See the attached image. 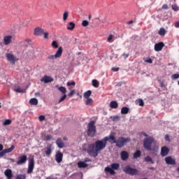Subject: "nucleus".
<instances>
[{
  "mask_svg": "<svg viewBox=\"0 0 179 179\" xmlns=\"http://www.w3.org/2000/svg\"><path fill=\"white\" fill-rule=\"evenodd\" d=\"M34 36H41L42 34H44V29L37 27L34 29Z\"/></svg>",
  "mask_w": 179,
  "mask_h": 179,
  "instance_id": "17",
  "label": "nucleus"
},
{
  "mask_svg": "<svg viewBox=\"0 0 179 179\" xmlns=\"http://www.w3.org/2000/svg\"><path fill=\"white\" fill-rule=\"evenodd\" d=\"M172 9L173 10H174L175 12H178L179 10V7L177 5H172Z\"/></svg>",
  "mask_w": 179,
  "mask_h": 179,
  "instance_id": "40",
  "label": "nucleus"
},
{
  "mask_svg": "<svg viewBox=\"0 0 179 179\" xmlns=\"http://www.w3.org/2000/svg\"><path fill=\"white\" fill-rule=\"evenodd\" d=\"M120 157L123 162H127V160L129 159V153L127 151H122L120 153Z\"/></svg>",
  "mask_w": 179,
  "mask_h": 179,
  "instance_id": "13",
  "label": "nucleus"
},
{
  "mask_svg": "<svg viewBox=\"0 0 179 179\" xmlns=\"http://www.w3.org/2000/svg\"><path fill=\"white\" fill-rule=\"evenodd\" d=\"M15 149V145H11L10 148L5 149L6 153H10Z\"/></svg>",
  "mask_w": 179,
  "mask_h": 179,
  "instance_id": "36",
  "label": "nucleus"
},
{
  "mask_svg": "<svg viewBox=\"0 0 179 179\" xmlns=\"http://www.w3.org/2000/svg\"><path fill=\"white\" fill-rule=\"evenodd\" d=\"M69 16V11H65L63 14V20L64 22H66L68 20V17Z\"/></svg>",
  "mask_w": 179,
  "mask_h": 179,
  "instance_id": "32",
  "label": "nucleus"
},
{
  "mask_svg": "<svg viewBox=\"0 0 179 179\" xmlns=\"http://www.w3.org/2000/svg\"><path fill=\"white\" fill-rule=\"evenodd\" d=\"M75 94V90H71V92L69 94V96H73Z\"/></svg>",
  "mask_w": 179,
  "mask_h": 179,
  "instance_id": "59",
  "label": "nucleus"
},
{
  "mask_svg": "<svg viewBox=\"0 0 179 179\" xmlns=\"http://www.w3.org/2000/svg\"><path fill=\"white\" fill-rule=\"evenodd\" d=\"M61 92L64 95L59 100V103H62V101H64L65 99H66V95L65 94V93H66V90H61Z\"/></svg>",
  "mask_w": 179,
  "mask_h": 179,
  "instance_id": "27",
  "label": "nucleus"
},
{
  "mask_svg": "<svg viewBox=\"0 0 179 179\" xmlns=\"http://www.w3.org/2000/svg\"><path fill=\"white\" fill-rule=\"evenodd\" d=\"M27 162V156L26 155H21L18 157V160L17 161L16 164L17 166H20L22 164H24Z\"/></svg>",
  "mask_w": 179,
  "mask_h": 179,
  "instance_id": "9",
  "label": "nucleus"
},
{
  "mask_svg": "<svg viewBox=\"0 0 179 179\" xmlns=\"http://www.w3.org/2000/svg\"><path fill=\"white\" fill-rule=\"evenodd\" d=\"M33 170H34V157L29 159V160L27 174H31V173H33Z\"/></svg>",
  "mask_w": 179,
  "mask_h": 179,
  "instance_id": "7",
  "label": "nucleus"
},
{
  "mask_svg": "<svg viewBox=\"0 0 179 179\" xmlns=\"http://www.w3.org/2000/svg\"><path fill=\"white\" fill-rule=\"evenodd\" d=\"M12 43V36H6L3 38L4 45H9Z\"/></svg>",
  "mask_w": 179,
  "mask_h": 179,
  "instance_id": "16",
  "label": "nucleus"
},
{
  "mask_svg": "<svg viewBox=\"0 0 179 179\" xmlns=\"http://www.w3.org/2000/svg\"><path fill=\"white\" fill-rule=\"evenodd\" d=\"M41 82H43V83H50V82H54V78L51 76H44L43 78L41 79Z\"/></svg>",
  "mask_w": 179,
  "mask_h": 179,
  "instance_id": "11",
  "label": "nucleus"
},
{
  "mask_svg": "<svg viewBox=\"0 0 179 179\" xmlns=\"http://www.w3.org/2000/svg\"><path fill=\"white\" fill-rule=\"evenodd\" d=\"M99 81H97V80H92V86H94V87H99Z\"/></svg>",
  "mask_w": 179,
  "mask_h": 179,
  "instance_id": "35",
  "label": "nucleus"
},
{
  "mask_svg": "<svg viewBox=\"0 0 179 179\" xmlns=\"http://www.w3.org/2000/svg\"><path fill=\"white\" fill-rule=\"evenodd\" d=\"M75 26H76V24H75V22H70L68 24H67V30H73V29H75Z\"/></svg>",
  "mask_w": 179,
  "mask_h": 179,
  "instance_id": "23",
  "label": "nucleus"
},
{
  "mask_svg": "<svg viewBox=\"0 0 179 179\" xmlns=\"http://www.w3.org/2000/svg\"><path fill=\"white\" fill-rule=\"evenodd\" d=\"M164 47V43L159 42L158 43H156L155 45V51H157V52H159V51H162L163 50V48Z\"/></svg>",
  "mask_w": 179,
  "mask_h": 179,
  "instance_id": "12",
  "label": "nucleus"
},
{
  "mask_svg": "<svg viewBox=\"0 0 179 179\" xmlns=\"http://www.w3.org/2000/svg\"><path fill=\"white\" fill-rule=\"evenodd\" d=\"M106 138H108V141H109L110 143H116L117 142L115 136L113 134L109 135V136H106Z\"/></svg>",
  "mask_w": 179,
  "mask_h": 179,
  "instance_id": "22",
  "label": "nucleus"
},
{
  "mask_svg": "<svg viewBox=\"0 0 179 179\" xmlns=\"http://www.w3.org/2000/svg\"><path fill=\"white\" fill-rule=\"evenodd\" d=\"M107 41H108V43H113V35L112 34L109 35V36L107 38Z\"/></svg>",
  "mask_w": 179,
  "mask_h": 179,
  "instance_id": "46",
  "label": "nucleus"
},
{
  "mask_svg": "<svg viewBox=\"0 0 179 179\" xmlns=\"http://www.w3.org/2000/svg\"><path fill=\"white\" fill-rule=\"evenodd\" d=\"M110 108H118V102L117 101H112L110 103Z\"/></svg>",
  "mask_w": 179,
  "mask_h": 179,
  "instance_id": "26",
  "label": "nucleus"
},
{
  "mask_svg": "<svg viewBox=\"0 0 179 179\" xmlns=\"http://www.w3.org/2000/svg\"><path fill=\"white\" fill-rule=\"evenodd\" d=\"M75 85H76V83H75V82H69V83H67V86H75Z\"/></svg>",
  "mask_w": 179,
  "mask_h": 179,
  "instance_id": "50",
  "label": "nucleus"
},
{
  "mask_svg": "<svg viewBox=\"0 0 179 179\" xmlns=\"http://www.w3.org/2000/svg\"><path fill=\"white\" fill-rule=\"evenodd\" d=\"M85 104L86 106H92V104H93V99L92 98H87Z\"/></svg>",
  "mask_w": 179,
  "mask_h": 179,
  "instance_id": "31",
  "label": "nucleus"
},
{
  "mask_svg": "<svg viewBox=\"0 0 179 179\" xmlns=\"http://www.w3.org/2000/svg\"><path fill=\"white\" fill-rule=\"evenodd\" d=\"M165 141H167L168 142H170V136H169V134H166L165 136Z\"/></svg>",
  "mask_w": 179,
  "mask_h": 179,
  "instance_id": "52",
  "label": "nucleus"
},
{
  "mask_svg": "<svg viewBox=\"0 0 179 179\" xmlns=\"http://www.w3.org/2000/svg\"><path fill=\"white\" fill-rule=\"evenodd\" d=\"M120 169V164L118 163H113L110 164V167H106L105 168V171L106 173H110L111 176H114L115 174V171L114 170H118Z\"/></svg>",
  "mask_w": 179,
  "mask_h": 179,
  "instance_id": "6",
  "label": "nucleus"
},
{
  "mask_svg": "<svg viewBox=\"0 0 179 179\" xmlns=\"http://www.w3.org/2000/svg\"><path fill=\"white\" fill-rule=\"evenodd\" d=\"M16 94L17 93H26V91L24 90H15Z\"/></svg>",
  "mask_w": 179,
  "mask_h": 179,
  "instance_id": "55",
  "label": "nucleus"
},
{
  "mask_svg": "<svg viewBox=\"0 0 179 179\" xmlns=\"http://www.w3.org/2000/svg\"><path fill=\"white\" fill-rule=\"evenodd\" d=\"M38 120H39V121H45V116H44V115H40L39 117H38Z\"/></svg>",
  "mask_w": 179,
  "mask_h": 179,
  "instance_id": "49",
  "label": "nucleus"
},
{
  "mask_svg": "<svg viewBox=\"0 0 179 179\" xmlns=\"http://www.w3.org/2000/svg\"><path fill=\"white\" fill-rule=\"evenodd\" d=\"M162 9H169V6L167 4H164L162 6Z\"/></svg>",
  "mask_w": 179,
  "mask_h": 179,
  "instance_id": "58",
  "label": "nucleus"
},
{
  "mask_svg": "<svg viewBox=\"0 0 179 179\" xmlns=\"http://www.w3.org/2000/svg\"><path fill=\"white\" fill-rule=\"evenodd\" d=\"M90 96H92V91L88 90L84 93V99H90Z\"/></svg>",
  "mask_w": 179,
  "mask_h": 179,
  "instance_id": "30",
  "label": "nucleus"
},
{
  "mask_svg": "<svg viewBox=\"0 0 179 179\" xmlns=\"http://www.w3.org/2000/svg\"><path fill=\"white\" fill-rule=\"evenodd\" d=\"M82 26H83V27H87V26H89V22L87 20H83L82 22Z\"/></svg>",
  "mask_w": 179,
  "mask_h": 179,
  "instance_id": "41",
  "label": "nucleus"
},
{
  "mask_svg": "<svg viewBox=\"0 0 179 179\" xmlns=\"http://www.w3.org/2000/svg\"><path fill=\"white\" fill-rule=\"evenodd\" d=\"M144 62H147V64H153V60L151 58H147Z\"/></svg>",
  "mask_w": 179,
  "mask_h": 179,
  "instance_id": "43",
  "label": "nucleus"
},
{
  "mask_svg": "<svg viewBox=\"0 0 179 179\" xmlns=\"http://www.w3.org/2000/svg\"><path fill=\"white\" fill-rule=\"evenodd\" d=\"M145 162H150L152 164H153L155 163V162H153V159H152V157L150 156H148L145 158Z\"/></svg>",
  "mask_w": 179,
  "mask_h": 179,
  "instance_id": "34",
  "label": "nucleus"
},
{
  "mask_svg": "<svg viewBox=\"0 0 179 179\" xmlns=\"http://www.w3.org/2000/svg\"><path fill=\"white\" fill-rule=\"evenodd\" d=\"M29 104H31V106H37V104H38V100L36 98H31L29 100Z\"/></svg>",
  "mask_w": 179,
  "mask_h": 179,
  "instance_id": "25",
  "label": "nucleus"
},
{
  "mask_svg": "<svg viewBox=\"0 0 179 179\" xmlns=\"http://www.w3.org/2000/svg\"><path fill=\"white\" fill-rule=\"evenodd\" d=\"M43 34H44V38H48V35H49V34H48V32H43Z\"/></svg>",
  "mask_w": 179,
  "mask_h": 179,
  "instance_id": "57",
  "label": "nucleus"
},
{
  "mask_svg": "<svg viewBox=\"0 0 179 179\" xmlns=\"http://www.w3.org/2000/svg\"><path fill=\"white\" fill-rule=\"evenodd\" d=\"M107 142H108V138L105 137L101 140L95 141L94 143L89 144L87 148L83 147V150L87 152L92 157H97L99 156V152H101V150L106 149Z\"/></svg>",
  "mask_w": 179,
  "mask_h": 179,
  "instance_id": "1",
  "label": "nucleus"
},
{
  "mask_svg": "<svg viewBox=\"0 0 179 179\" xmlns=\"http://www.w3.org/2000/svg\"><path fill=\"white\" fill-rule=\"evenodd\" d=\"M52 139V136L47 135L45 136V141H51Z\"/></svg>",
  "mask_w": 179,
  "mask_h": 179,
  "instance_id": "45",
  "label": "nucleus"
},
{
  "mask_svg": "<svg viewBox=\"0 0 179 179\" xmlns=\"http://www.w3.org/2000/svg\"><path fill=\"white\" fill-rule=\"evenodd\" d=\"M6 57L7 58V60L8 61V62H10V64H11L12 65H15L16 62V57H15V55L11 53H7L6 55Z\"/></svg>",
  "mask_w": 179,
  "mask_h": 179,
  "instance_id": "8",
  "label": "nucleus"
},
{
  "mask_svg": "<svg viewBox=\"0 0 179 179\" xmlns=\"http://www.w3.org/2000/svg\"><path fill=\"white\" fill-rule=\"evenodd\" d=\"M84 162H85V163H87V162H92V160L89 158H85Z\"/></svg>",
  "mask_w": 179,
  "mask_h": 179,
  "instance_id": "60",
  "label": "nucleus"
},
{
  "mask_svg": "<svg viewBox=\"0 0 179 179\" xmlns=\"http://www.w3.org/2000/svg\"><path fill=\"white\" fill-rule=\"evenodd\" d=\"M87 135L91 138H94L97 130L96 129V126L94 125V121H91L87 126Z\"/></svg>",
  "mask_w": 179,
  "mask_h": 179,
  "instance_id": "3",
  "label": "nucleus"
},
{
  "mask_svg": "<svg viewBox=\"0 0 179 179\" xmlns=\"http://www.w3.org/2000/svg\"><path fill=\"white\" fill-rule=\"evenodd\" d=\"M6 151L5 150L0 152V157H3L6 155Z\"/></svg>",
  "mask_w": 179,
  "mask_h": 179,
  "instance_id": "47",
  "label": "nucleus"
},
{
  "mask_svg": "<svg viewBox=\"0 0 179 179\" xmlns=\"http://www.w3.org/2000/svg\"><path fill=\"white\" fill-rule=\"evenodd\" d=\"M122 57H123V58H124V59H127V58H128V57H129V54H125V53H124V54L122 55Z\"/></svg>",
  "mask_w": 179,
  "mask_h": 179,
  "instance_id": "51",
  "label": "nucleus"
},
{
  "mask_svg": "<svg viewBox=\"0 0 179 179\" xmlns=\"http://www.w3.org/2000/svg\"><path fill=\"white\" fill-rule=\"evenodd\" d=\"M132 23H135V21L130 20L129 22H127V24H132Z\"/></svg>",
  "mask_w": 179,
  "mask_h": 179,
  "instance_id": "61",
  "label": "nucleus"
},
{
  "mask_svg": "<svg viewBox=\"0 0 179 179\" xmlns=\"http://www.w3.org/2000/svg\"><path fill=\"white\" fill-rule=\"evenodd\" d=\"M16 179H26V175H17Z\"/></svg>",
  "mask_w": 179,
  "mask_h": 179,
  "instance_id": "42",
  "label": "nucleus"
},
{
  "mask_svg": "<svg viewBox=\"0 0 179 179\" xmlns=\"http://www.w3.org/2000/svg\"><path fill=\"white\" fill-rule=\"evenodd\" d=\"M4 174L8 179L13 178V173H12L11 169H6L4 172Z\"/></svg>",
  "mask_w": 179,
  "mask_h": 179,
  "instance_id": "19",
  "label": "nucleus"
},
{
  "mask_svg": "<svg viewBox=\"0 0 179 179\" xmlns=\"http://www.w3.org/2000/svg\"><path fill=\"white\" fill-rule=\"evenodd\" d=\"M10 124H12V120L9 119L6 120L3 122V125H10Z\"/></svg>",
  "mask_w": 179,
  "mask_h": 179,
  "instance_id": "39",
  "label": "nucleus"
},
{
  "mask_svg": "<svg viewBox=\"0 0 179 179\" xmlns=\"http://www.w3.org/2000/svg\"><path fill=\"white\" fill-rule=\"evenodd\" d=\"M45 153L46 156H48V157L51 156V154L52 153V145L49 144L47 146Z\"/></svg>",
  "mask_w": 179,
  "mask_h": 179,
  "instance_id": "18",
  "label": "nucleus"
},
{
  "mask_svg": "<svg viewBox=\"0 0 179 179\" xmlns=\"http://www.w3.org/2000/svg\"><path fill=\"white\" fill-rule=\"evenodd\" d=\"M59 90H66V89H65L64 87H59Z\"/></svg>",
  "mask_w": 179,
  "mask_h": 179,
  "instance_id": "64",
  "label": "nucleus"
},
{
  "mask_svg": "<svg viewBox=\"0 0 179 179\" xmlns=\"http://www.w3.org/2000/svg\"><path fill=\"white\" fill-rule=\"evenodd\" d=\"M174 26H175V27H176V29H178V27H179V21L175 22Z\"/></svg>",
  "mask_w": 179,
  "mask_h": 179,
  "instance_id": "56",
  "label": "nucleus"
},
{
  "mask_svg": "<svg viewBox=\"0 0 179 179\" xmlns=\"http://www.w3.org/2000/svg\"><path fill=\"white\" fill-rule=\"evenodd\" d=\"M57 59V57H55V55H49L48 57V59H50V61L52 60V59Z\"/></svg>",
  "mask_w": 179,
  "mask_h": 179,
  "instance_id": "48",
  "label": "nucleus"
},
{
  "mask_svg": "<svg viewBox=\"0 0 179 179\" xmlns=\"http://www.w3.org/2000/svg\"><path fill=\"white\" fill-rule=\"evenodd\" d=\"M112 71H113V72H118L120 71V68H112Z\"/></svg>",
  "mask_w": 179,
  "mask_h": 179,
  "instance_id": "54",
  "label": "nucleus"
},
{
  "mask_svg": "<svg viewBox=\"0 0 179 179\" xmlns=\"http://www.w3.org/2000/svg\"><path fill=\"white\" fill-rule=\"evenodd\" d=\"M129 142H131V138L119 137L117 140H116L115 143L117 148L121 149V148H122L125 145V143H128Z\"/></svg>",
  "mask_w": 179,
  "mask_h": 179,
  "instance_id": "4",
  "label": "nucleus"
},
{
  "mask_svg": "<svg viewBox=\"0 0 179 179\" xmlns=\"http://www.w3.org/2000/svg\"><path fill=\"white\" fill-rule=\"evenodd\" d=\"M143 148L148 152H157L159 146H157V141L155 140L153 136L145 137L143 139Z\"/></svg>",
  "mask_w": 179,
  "mask_h": 179,
  "instance_id": "2",
  "label": "nucleus"
},
{
  "mask_svg": "<svg viewBox=\"0 0 179 179\" xmlns=\"http://www.w3.org/2000/svg\"><path fill=\"white\" fill-rule=\"evenodd\" d=\"M64 157V154L61 151H57L55 155V160L57 163H61Z\"/></svg>",
  "mask_w": 179,
  "mask_h": 179,
  "instance_id": "10",
  "label": "nucleus"
},
{
  "mask_svg": "<svg viewBox=\"0 0 179 179\" xmlns=\"http://www.w3.org/2000/svg\"><path fill=\"white\" fill-rule=\"evenodd\" d=\"M166 29L164 28H160L159 30L158 31V34L159 36H166Z\"/></svg>",
  "mask_w": 179,
  "mask_h": 179,
  "instance_id": "29",
  "label": "nucleus"
},
{
  "mask_svg": "<svg viewBox=\"0 0 179 179\" xmlns=\"http://www.w3.org/2000/svg\"><path fill=\"white\" fill-rule=\"evenodd\" d=\"M165 162L166 164H170L171 166H174L176 164V160L171 157V156L165 157Z\"/></svg>",
  "mask_w": 179,
  "mask_h": 179,
  "instance_id": "14",
  "label": "nucleus"
},
{
  "mask_svg": "<svg viewBox=\"0 0 179 179\" xmlns=\"http://www.w3.org/2000/svg\"><path fill=\"white\" fill-rule=\"evenodd\" d=\"M35 96H36V97H40V96H41L40 92H36Z\"/></svg>",
  "mask_w": 179,
  "mask_h": 179,
  "instance_id": "63",
  "label": "nucleus"
},
{
  "mask_svg": "<svg viewBox=\"0 0 179 179\" xmlns=\"http://www.w3.org/2000/svg\"><path fill=\"white\" fill-rule=\"evenodd\" d=\"M141 135H143V136H145L146 138L149 137L145 132H141Z\"/></svg>",
  "mask_w": 179,
  "mask_h": 179,
  "instance_id": "62",
  "label": "nucleus"
},
{
  "mask_svg": "<svg viewBox=\"0 0 179 179\" xmlns=\"http://www.w3.org/2000/svg\"><path fill=\"white\" fill-rule=\"evenodd\" d=\"M129 113V108L127 106L122 107L121 109V114H128Z\"/></svg>",
  "mask_w": 179,
  "mask_h": 179,
  "instance_id": "28",
  "label": "nucleus"
},
{
  "mask_svg": "<svg viewBox=\"0 0 179 179\" xmlns=\"http://www.w3.org/2000/svg\"><path fill=\"white\" fill-rule=\"evenodd\" d=\"M52 47L53 48H58V42H57L56 41H53L52 42Z\"/></svg>",
  "mask_w": 179,
  "mask_h": 179,
  "instance_id": "37",
  "label": "nucleus"
},
{
  "mask_svg": "<svg viewBox=\"0 0 179 179\" xmlns=\"http://www.w3.org/2000/svg\"><path fill=\"white\" fill-rule=\"evenodd\" d=\"M122 85H124V83L120 82V83H117L116 84V86H117V87H120V86H122Z\"/></svg>",
  "mask_w": 179,
  "mask_h": 179,
  "instance_id": "53",
  "label": "nucleus"
},
{
  "mask_svg": "<svg viewBox=\"0 0 179 179\" xmlns=\"http://www.w3.org/2000/svg\"><path fill=\"white\" fill-rule=\"evenodd\" d=\"M87 164H86V162H79L78 163V167L79 169H86V167H87Z\"/></svg>",
  "mask_w": 179,
  "mask_h": 179,
  "instance_id": "24",
  "label": "nucleus"
},
{
  "mask_svg": "<svg viewBox=\"0 0 179 179\" xmlns=\"http://www.w3.org/2000/svg\"><path fill=\"white\" fill-rule=\"evenodd\" d=\"M123 171L126 174H129V176H137L139 171L136 169L131 168V166L127 165L123 168Z\"/></svg>",
  "mask_w": 179,
  "mask_h": 179,
  "instance_id": "5",
  "label": "nucleus"
},
{
  "mask_svg": "<svg viewBox=\"0 0 179 179\" xmlns=\"http://www.w3.org/2000/svg\"><path fill=\"white\" fill-rule=\"evenodd\" d=\"M138 105L141 106V107H143L145 106V102H143V99H139L138 100Z\"/></svg>",
  "mask_w": 179,
  "mask_h": 179,
  "instance_id": "44",
  "label": "nucleus"
},
{
  "mask_svg": "<svg viewBox=\"0 0 179 179\" xmlns=\"http://www.w3.org/2000/svg\"><path fill=\"white\" fill-rule=\"evenodd\" d=\"M141 150H137L134 154V159H138V157H141Z\"/></svg>",
  "mask_w": 179,
  "mask_h": 179,
  "instance_id": "33",
  "label": "nucleus"
},
{
  "mask_svg": "<svg viewBox=\"0 0 179 179\" xmlns=\"http://www.w3.org/2000/svg\"><path fill=\"white\" fill-rule=\"evenodd\" d=\"M64 51V49L62 48V46H60L57 51L56 52L55 56L56 58H61V57H62V52Z\"/></svg>",
  "mask_w": 179,
  "mask_h": 179,
  "instance_id": "21",
  "label": "nucleus"
},
{
  "mask_svg": "<svg viewBox=\"0 0 179 179\" xmlns=\"http://www.w3.org/2000/svg\"><path fill=\"white\" fill-rule=\"evenodd\" d=\"M169 152H170V150L166 146H164L161 148V156L162 157H164L169 155Z\"/></svg>",
  "mask_w": 179,
  "mask_h": 179,
  "instance_id": "15",
  "label": "nucleus"
},
{
  "mask_svg": "<svg viewBox=\"0 0 179 179\" xmlns=\"http://www.w3.org/2000/svg\"><path fill=\"white\" fill-rule=\"evenodd\" d=\"M179 78V74L178 73H176L171 76V79L173 80H176V79H178Z\"/></svg>",
  "mask_w": 179,
  "mask_h": 179,
  "instance_id": "38",
  "label": "nucleus"
},
{
  "mask_svg": "<svg viewBox=\"0 0 179 179\" xmlns=\"http://www.w3.org/2000/svg\"><path fill=\"white\" fill-rule=\"evenodd\" d=\"M56 145H57V148H59V149H62L64 146L62 138H58L56 141Z\"/></svg>",
  "mask_w": 179,
  "mask_h": 179,
  "instance_id": "20",
  "label": "nucleus"
}]
</instances>
